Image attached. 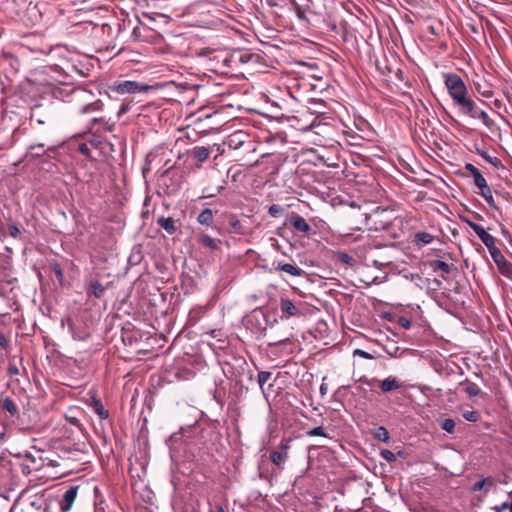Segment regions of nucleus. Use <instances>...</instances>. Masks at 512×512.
<instances>
[{
	"label": "nucleus",
	"instance_id": "obj_10",
	"mask_svg": "<svg viewBox=\"0 0 512 512\" xmlns=\"http://www.w3.org/2000/svg\"><path fill=\"white\" fill-rule=\"evenodd\" d=\"M78 490H79L78 485L70 486L66 490V492L63 494V497L59 503L61 512H68L72 508L74 501L77 497Z\"/></svg>",
	"mask_w": 512,
	"mask_h": 512
},
{
	"label": "nucleus",
	"instance_id": "obj_63",
	"mask_svg": "<svg viewBox=\"0 0 512 512\" xmlns=\"http://www.w3.org/2000/svg\"><path fill=\"white\" fill-rule=\"evenodd\" d=\"M193 512H198V511H193Z\"/></svg>",
	"mask_w": 512,
	"mask_h": 512
},
{
	"label": "nucleus",
	"instance_id": "obj_28",
	"mask_svg": "<svg viewBox=\"0 0 512 512\" xmlns=\"http://www.w3.org/2000/svg\"><path fill=\"white\" fill-rule=\"evenodd\" d=\"M455 421L451 418L441 420L440 427L447 433L453 434L455 432Z\"/></svg>",
	"mask_w": 512,
	"mask_h": 512
},
{
	"label": "nucleus",
	"instance_id": "obj_35",
	"mask_svg": "<svg viewBox=\"0 0 512 512\" xmlns=\"http://www.w3.org/2000/svg\"><path fill=\"white\" fill-rule=\"evenodd\" d=\"M283 211L284 209L278 204H273L268 209L269 215L273 218H277L282 215Z\"/></svg>",
	"mask_w": 512,
	"mask_h": 512
},
{
	"label": "nucleus",
	"instance_id": "obj_34",
	"mask_svg": "<svg viewBox=\"0 0 512 512\" xmlns=\"http://www.w3.org/2000/svg\"><path fill=\"white\" fill-rule=\"evenodd\" d=\"M307 436H321V437H328L327 433L325 432L324 428L321 426L314 427L306 432Z\"/></svg>",
	"mask_w": 512,
	"mask_h": 512
},
{
	"label": "nucleus",
	"instance_id": "obj_61",
	"mask_svg": "<svg viewBox=\"0 0 512 512\" xmlns=\"http://www.w3.org/2000/svg\"><path fill=\"white\" fill-rule=\"evenodd\" d=\"M239 224V221H235L234 223H232L233 226Z\"/></svg>",
	"mask_w": 512,
	"mask_h": 512
},
{
	"label": "nucleus",
	"instance_id": "obj_62",
	"mask_svg": "<svg viewBox=\"0 0 512 512\" xmlns=\"http://www.w3.org/2000/svg\"><path fill=\"white\" fill-rule=\"evenodd\" d=\"M476 217H477L478 219H482V216H481V215H479V214H477V215H476Z\"/></svg>",
	"mask_w": 512,
	"mask_h": 512
},
{
	"label": "nucleus",
	"instance_id": "obj_16",
	"mask_svg": "<svg viewBox=\"0 0 512 512\" xmlns=\"http://www.w3.org/2000/svg\"><path fill=\"white\" fill-rule=\"evenodd\" d=\"M493 485L494 479L492 477H481L479 481L474 483L471 490L473 492L484 490V493H487Z\"/></svg>",
	"mask_w": 512,
	"mask_h": 512
},
{
	"label": "nucleus",
	"instance_id": "obj_2",
	"mask_svg": "<svg viewBox=\"0 0 512 512\" xmlns=\"http://www.w3.org/2000/svg\"><path fill=\"white\" fill-rule=\"evenodd\" d=\"M457 107L463 114L473 119L481 120L482 123L488 128L494 125V121L488 116L486 111L479 108L478 105L474 102V100L471 99L469 96L461 103H459Z\"/></svg>",
	"mask_w": 512,
	"mask_h": 512
},
{
	"label": "nucleus",
	"instance_id": "obj_52",
	"mask_svg": "<svg viewBox=\"0 0 512 512\" xmlns=\"http://www.w3.org/2000/svg\"><path fill=\"white\" fill-rule=\"evenodd\" d=\"M93 123L103 122L105 124V129L111 131L113 125H109L108 122H105L103 118H94L92 120Z\"/></svg>",
	"mask_w": 512,
	"mask_h": 512
},
{
	"label": "nucleus",
	"instance_id": "obj_56",
	"mask_svg": "<svg viewBox=\"0 0 512 512\" xmlns=\"http://www.w3.org/2000/svg\"><path fill=\"white\" fill-rule=\"evenodd\" d=\"M320 392H321V394H323V395H324V394H326V392H327V388L325 387V385H324V384H322V385L320 386Z\"/></svg>",
	"mask_w": 512,
	"mask_h": 512
},
{
	"label": "nucleus",
	"instance_id": "obj_7",
	"mask_svg": "<svg viewBox=\"0 0 512 512\" xmlns=\"http://www.w3.org/2000/svg\"><path fill=\"white\" fill-rule=\"evenodd\" d=\"M282 271L291 276L299 277L302 276L305 272L302 268L292 265L290 263H283L281 261H273L271 264V268L269 272H278Z\"/></svg>",
	"mask_w": 512,
	"mask_h": 512
},
{
	"label": "nucleus",
	"instance_id": "obj_57",
	"mask_svg": "<svg viewBox=\"0 0 512 512\" xmlns=\"http://www.w3.org/2000/svg\"><path fill=\"white\" fill-rule=\"evenodd\" d=\"M71 423H72L73 425H76V426H79V425H80L79 420H78V419H76V418H72V419H71Z\"/></svg>",
	"mask_w": 512,
	"mask_h": 512
},
{
	"label": "nucleus",
	"instance_id": "obj_32",
	"mask_svg": "<svg viewBox=\"0 0 512 512\" xmlns=\"http://www.w3.org/2000/svg\"><path fill=\"white\" fill-rule=\"evenodd\" d=\"M474 184L478 189L485 188L488 183L484 176L481 174V172H478L476 175L473 176Z\"/></svg>",
	"mask_w": 512,
	"mask_h": 512
},
{
	"label": "nucleus",
	"instance_id": "obj_48",
	"mask_svg": "<svg viewBox=\"0 0 512 512\" xmlns=\"http://www.w3.org/2000/svg\"><path fill=\"white\" fill-rule=\"evenodd\" d=\"M98 107L96 106V104L94 103H90V104H87V105H84L82 108H81V113L82 114H86L90 111H94L96 110Z\"/></svg>",
	"mask_w": 512,
	"mask_h": 512
},
{
	"label": "nucleus",
	"instance_id": "obj_43",
	"mask_svg": "<svg viewBox=\"0 0 512 512\" xmlns=\"http://www.w3.org/2000/svg\"><path fill=\"white\" fill-rule=\"evenodd\" d=\"M493 261L495 262L497 268L499 269L501 265L505 264L508 260L505 258V256L501 253L500 255L493 258Z\"/></svg>",
	"mask_w": 512,
	"mask_h": 512
},
{
	"label": "nucleus",
	"instance_id": "obj_15",
	"mask_svg": "<svg viewBox=\"0 0 512 512\" xmlns=\"http://www.w3.org/2000/svg\"><path fill=\"white\" fill-rule=\"evenodd\" d=\"M0 406L4 411L8 412L11 417H14L19 413L16 403L9 396L1 394Z\"/></svg>",
	"mask_w": 512,
	"mask_h": 512
},
{
	"label": "nucleus",
	"instance_id": "obj_19",
	"mask_svg": "<svg viewBox=\"0 0 512 512\" xmlns=\"http://www.w3.org/2000/svg\"><path fill=\"white\" fill-rule=\"evenodd\" d=\"M197 221L202 225L211 226L214 221V212L209 208L202 210L197 217Z\"/></svg>",
	"mask_w": 512,
	"mask_h": 512
},
{
	"label": "nucleus",
	"instance_id": "obj_38",
	"mask_svg": "<svg viewBox=\"0 0 512 512\" xmlns=\"http://www.w3.org/2000/svg\"><path fill=\"white\" fill-rule=\"evenodd\" d=\"M380 454H381L382 458H384L388 462L396 461L395 454L392 451H390V450L384 449V450L381 451Z\"/></svg>",
	"mask_w": 512,
	"mask_h": 512
},
{
	"label": "nucleus",
	"instance_id": "obj_26",
	"mask_svg": "<svg viewBox=\"0 0 512 512\" xmlns=\"http://www.w3.org/2000/svg\"><path fill=\"white\" fill-rule=\"evenodd\" d=\"M374 437L381 442H388L390 439L388 430L383 426H379L375 429Z\"/></svg>",
	"mask_w": 512,
	"mask_h": 512
},
{
	"label": "nucleus",
	"instance_id": "obj_51",
	"mask_svg": "<svg viewBox=\"0 0 512 512\" xmlns=\"http://www.w3.org/2000/svg\"><path fill=\"white\" fill-rule=\"evenodd\" d=\"M130 110V104L129 103H126V104H123L118 113H117V116L118 117H121L123 114L127 113L128 111Z\"/></svg>",
	"mask_w": 512,
	"mask_h": 512
},
{
	"label": "nucleus",
	"instance_id": "obj_13",
	"mask_svg": "<svg viewBox=\"0 0 512 512\" xmlns=\"http://www.w3.org/2000/svg\"><path fill=\"white\" fill-rule=\"evenodd\" d=\"M280 309L282 312V319H288L290 317L299 316L301 314L295 304L288 298H281Z\"/></svg>",
	"mask_w": 512,
	"mask_h": 512
},
{
	"label": "nucleus",
	"instance_id": "obj_45",
	"mask_svg": "<svg viewBox=\"0 0 512 512\" xmlns=\"http://www.w3.org/2000/svg\"><path fill=\"white\" fill-rule=\"evenodd\" d=\"M53 271H54V273H55V275H56L57 279H58L59 281H62V279H63V271H62V269H61V266H60L59 264H57V263H56V264H54V265H53Z\"/></svg>",
	"mask_w": 512,
	"mask_h": 512
},
{
	"label": "nucleus",
	"instance_id": "obj_22",
	"mask_svg": "<svg viewBox=\"0 0 512 512\" xmlns=\"http://www.w3.org/2000/svg\"><path fill=\"white\" fill-rule=\"evenodd\" d=\"M434 240V236L428 232H418L414 236V242L422 245L430 244Z\"/></svg>",
	"mask_w": 512,
	"mask_h": 512
},
{
	"label": "nucleus",
	"instance_id": "obj_33",
	"mask_svg": "<svg viewBox=\"0 0 512 512\" xmlns=\"http://www.w3.org/2000/svg\"><path fill=\"white\" fill-rule=\"evenodd\" d=\"M463 418L469 422H477L480 419V414L477 411H464Z\"/></svg>",
	"mask_w": 512,
	"mask_h": 512
},
{
	"label": "nucleus",
	"instance_id": "obj_31",
	"mask_svg": "<svg viewBox=\"0 0 512 512\" xmlns=\"http://www.w3.org/2000/svg\"><path fill=\"white\" fill-rule=\"evenodd\" d=\"M498 270L504 277L512 281V263L510 261L501 265Z\"/></svg>",
	"mask_w": 512,
	"mask_h": 512
},
{
	"label": "nucleus",
	"instance_id": "obj_58",
	"mask_svg": "<svg viewBox=\"0 0 512 512\" xmlns=\"http://www.w3.org/2000/svg\"><path fill=\"white\" fill-rule=\"evenodd\" d=\"M288 341H289V339H288V338H285V339H283V340H279V341L275 342L274 344L286 343V342H288Z\"/></svg>",
	"mask_w": 512,
	"mask_h": 512
},
{
	"label": "nucleus",
	"instance_id": "obj_12",
	"mask_svg": "<svg viewBox=\"0 0 512 512\" xmlns=\"http://www.w3.org/2000/svg\"><path fill=\"white\" fill-rule=\"evenodd\" d=\"M108 286L109 284H107L106 286L102 285L100 281L97 279H91L86 284V294L88 297L93 296L97 299H100L104 296V293Z\"/></svg>",
	"mask_w": 512,
	"mask_h": 512
},
{
	"label": "nucleus",
	"instance_id": "obj_8",
	"mask_svg": "<svg viewBox=\"0 0 512 512\" xmlns=\"http://www.w3.org/2000/svg\"><path fill=\"white\" fill-rule=\"evenodd\" d=\"M287 223L296 231L308 234L311 231V226L307 221L298 213L292 212L287 220Z\"/></svg>",
	"mask_w": 512,
	"mask_h": 512
},
{
	"label": "nucleus",
	"instance_id": "obj_1",
	"mask_svg": "<svg viewBox=\"0 0 512 512\" xmlns=\"http://www.w3.org/2000/svg\"><path fill=\"white\" fill-rule=\"evenodd\" d=\"M443 76L448 94L457 106L468 97V88L463 79L455 73H445Z\"/></svg>",
	"mask_w": 512,
	"mask_h": 512
},
{
	"label": "nucleus",
	"instance_id": "obj_23",
	"mask_svg": "<svg viewBox=\"0 0 512 512\" xmlns=\"http://www.w3.org/2000/svg\"><path fill=\"white\" fill-rule=\"evenodd\" d=\"M479 190L480 195L486 200L488 205L494 209H497L490 186L487 185L485 188H481Z\"/></svg>",
	"mask_w": 512,
	"mask_h": 512
},
{
	"label": "nucleus",
	"instance_id": "obj_17",
	"mask_svg": "<svg viewBox=\"0 0 512 512\" xmlns=\"http://www.w3.org/2000/svg\"><path fill=\"white\" fill-rule=\"evenodd\" d=\"M210 149L204 146H196L192 149V156L200 163L206 161L210 156Z\"/></svg>",
	"mask_w": 512,
	"mask_h": 512
},
{
	"label": "nucleus",
	"instance_id": "obj_21",
	"mask_svg": "<svg viewBox=\"0 0 512 512\" xmlns=\"http://www.w3.org/2000/svg\"><path fill=\"white\" fill-rule=\"evenodd\" d=\"M308 9L309 13L320 14L319 6L322 0H298Z\"/></svg>",
	"mask_w": 512,
	"mask_h": 512
},
{
	"label": "nucleus",
	"instance_id": "obj_44",
	"mask_svg": "<svg viewBox=\"0 0 512 512\" xmlns=\"http://www.w3.org/2000/svg\"><path fill=\"white\" fill-rule=\"evenodd\" d=\"M18 374H19V369H18L17 365L15 363L10 362L9 367H8V375L10 377H12V376H15Z\"/></svg>",
	"mask_w": 512,
	"mask_h": 512
},
{
	"label": "nucleus",
	"instance_id": "obj_39",
	"mask_svg": "<svg viewBox=\"0 0 512 512\" xmlns=\"http://www.w3.org/2000/svg\"><path fill=\"white\" fill-rule=\"evenodd\" d=\"M487 248L489 250V253H490L492 259L502 253L501 250L498 247H496V243L490 244L489 246H487Z\"/></svg>",
	"mask_w": 512,
	"mask_h": 512
},
{
	"label": "nucleus",
	"instance_id": "obj_59",
	"mask_svg": "<svg viewBox=\"0 0 512 512\" xmlns=\"http://www.w3.org/2000/svg\"><path fill=\"white\" fill-rule=\"evenodd\" d=\"M502 233L505 236H509L510 235L509 232L506 229H504V228L502 229Z\"/></svg>",
	"mask_w": 512,
	"mask_h": 512
},
{
	"label": "nucleus",
	"instance_id": "obj_18",
	"mask_svg": "<svg viewBox=\"0 0 512 512\" xmlns=\"http://www.w3.org/2000/svg\"><path fill=\"white\" fill-rule=\"evenodd\" d=\"M461 386L464 387V391L469 397H475L478 396L481 393L480 387L468 379H465L463 382L460 383Z\"/></svg>",
	"mask_w": 512,
	"mask_h": 512
},
{
	"label": "nucleus",
	"instance_id": "obj_20",
	"mask_svg": "<svg viewBox=\"0 0 512 512\" xmlns=\"http://www.w3.org/2000/svg\"><path fill=\"white\" fill-rule=\"evenodd\" d=\"M430 267L433 269V271L441 270L445 274H450L453 265H450L442 260H433L429 262Z\"/></svg>",
	"mask_w": 512,
	"mask_h": 512
},
{
	"label": "nucleus",
	"instance_id": "obj_25",
	"mask_svg": "<svg viewBox=\"0 0 512 512\" xmlns=\"http://www.w3.org/2000/svg\"><path fill=\"white\" fill-rule=\"evenodd\" d=\"M43 148H44V144L31 145L29 147V150H30L32 157L38 158V157H41L42 155H44L46 153V151H44ZM54 150H55L54 147H49L47 149V152L54 151Z\"/></svg>",
	"mask_w": 512,
	"mask_h": 512
},
{
	"label": "nucleus",
	"instance_id": "obj_49",
	"mask_svg": "<svg viewBox=\"0 0 512 512\" xmlns=\"http://www.w3.org/2000/svg\"><path fill=\"white\" fill-rule=\"evenodd\" d=\"M0 347L2 349H7L9 347V341L1 331H0Z\"/></svg>",
	"mask_w": 512,
	"mask_h": 512
},
{
	"label": "nucleus",
	"instance_id": "obj_4",
	"mask_svg": "<svg viewBox=\"0 0 512 512\" xmlns=\"http://www.w3.org/2000/svg\"><path fill=\"white\" fill-rule=\"evenodd\" d=\"M362 382L368 386L377 385L383 393H390L405 387V384L396 376H388L383 380H379L377 378H365Z\"/></svg>",
	"mask_w": 512,
	"mask_h": 512
},
{
	"label": "nucleus",
	"instance_id": "obj_42",
	"mask_svg": "<svg viewBox=\"0 0 512 512\" xmlns=\"http://www.w3.org/2000/svg\"><path fill=\"white\" fill-rule=\"evenodd\" d=\"M464 169L470 173V175L473 177L474 175H476L479 171L478 168H476L473 164L471 163H466L465 166H464Z\"/></svg>",
	"mask_w": 512,
	"mask_h": 512
},
{
	"label": "nucleus",
	"instance_id": "obj_5",
	"mask_svg": "<svg viewBox=\"0 0 512 512\" xmlns=\"http://www.w3.org/2000/svg\"><path fill=\"white\" fill-rule=\"evenodd\" d=\"M290 442V439H283L277 448L270 452V461L279 469H283L284 464L289 458V450L291 448Z\"/></svg>",
	"mask_w": 512,
	"mask_h": 512
},
{
	"label": "nucleus",
	"instance_id": "obj_30",
	"mask_svg": "<svg viewBox=\"0 0 512 512\" xmlns=\"http://www.w3.org/2000/svg\"><path fill=\"white\" fill-rule=\"evenodd\" d=\"M272 373L270 371H260L257 375V382L264 392L265 383L271 378Z\"/></svg>",
	"mask_w": 512,
	"mask_h": 512
},
{
	"label": "nucleus",
	"instance_id": "obj_27",
	"mask_svg": "<svg viewBox=\"0 0 512 512\" xmlns=\"http://www.w3.org/2000/svg\"><path fill=\"white\" fill-rule=\"evenodd\" d=\"M292 3L295 8L296 15L299 19L305 20L306 19V13L309 12L308 9H306L305 6H303L302 3H300L298 0H292Z\"/></svg>",
	"mask_w": 512,
	"mask_h": 512
},
{
	"label": "nucleus",
	"instance_id": "obj_14",
	"mask_svg": "<svg viewBox=\"0 0 512 512\" xmlns=\"http://www.w3.org/2000/svg\"><path fill=\"white\" fill-rule=\"evenodd\" d=\"M157 225L163 228L169 235H173L178 231L177 221L171 217H159Z\"/></svg>",
	"mask_w": 512,
	"mask_h": 512
},
{
	"label": "nucleus",
	"instance_id": "obj_40",
	"mask_svg": "<svg viewBox=\"0 0 512 512\" xmlns=\"http://www.w3.org/2000/svg\"><path fill=\"white\" fill-rule=\"evenodd\" d=\"M487 248L489 250V253H490L492 259L502 253L501 250L498 247H496V243L490 244L489 246H487Z\"/></svg>",
	"mask_w": 512,
	"mask_h": 512
},
{
	"label": "nucleus",
	"instance_id": "obj_54",
	"mask_svg": "<svg viewBox=\"0 0 512 512\" xmlns=\"http://www.w3.org/2000/svg\"><path fill=\"white\" fill-rule=\"evenodd\" d=\"M372 264H373V266H374V267H376V268H381V267H382V266H384L386 263L380 262V261H378V260H373V261H372Z\"/></svg>",
	"mask_w": 512,
	"mask_h": 512
},
{
	"label": "nucleus",
	"instance_id": "obj_24",
	"mask_svg": "<svg viewBox=\"0 0 512 512\" xmlns=\"http://www.w3.org/2000/svg\"><path fill=\"white\" fill-rule=\"evenodd\" d=\"M479 155L489 164L495 168L503 167L501 160L498 157L489 155L486 151H480Z\"/></svg>",
	"mask_w": 512,
	"mask_h": 512
},
{
	"label": "nucleus",
	"instance_id": "obj_53",
	"mask_svg": "<svg viewBox=\"0 0 512 512\" xmlns=\"http://www.w3.org/2000/svg\"><path fill=\"white\" fill-rule=\"evenodd\" d=\"M477 91L484 97L490 98L493 95V92L491 90H480L479 87H477Z\"/></svg>",
	"mask_w": 512,
	"mask_h": 512
},
{
	"label": "nucleus",
	"instance_id": "obj_41",
	"mask_svg": "<svg viewBox=\"0 0 512 512\" xmlns=\"http://www.w3.org/2000/svg\"><path fill=\"white\" fill-rule=\"evenodd\" d=\"M8 230L10 236H12L13 238H17L21 234L20 229L15 224H9Z\"/></svg>",
	"mask_w": 512,
	"mask_h": 512
},
{
	"label": "nucleus",
	"instance_id": "obj_37",
	"mask_svg": "<svg viewBox=\"0 0 512 512\" xmlns=\"http://www.w3.org/2000/svg\"><path fill=\"white\" fill-rule=\"evenodd\" d=\"M397 324L403 328V329H409L412 325L410 319H408L407 317H404V316H400L398 319H397Z\"/></svg>",
	"mask_w": 512,
	"mask_h": 512
},
{
	"label": "nucleus",
	"instance_id": "obj_50",
	"mask_svg": "<svg viewBox=\"0 0 512 512\" xmlns=\"http://www.w3.org/2000/svg\"><path fill=\"white\" fill-rule=\"evenodd\" d=\"M78 151H79L81 154L85 155V156H89V154H90V149H89V147L87 146V144H85V143H81V144L79 145V147H78Z\"/></svg>",
	"mask_w": 512,
	"mask_h": 512
},
{
	"label": "nucleus",
	"instance_id": "obj_36",
	"mask_svg": "<svg viewBox=\"0 0 512 512\" xmlns=\"http://www.w3.org/2000/svg\"><path fill=\"white\" fill-rule=\"evenodd\" d=\"M337 259L340 262H342L344 264H348V265H352L353 262H354L353 258L349 254H347L345 252H338L337 253Z\"/></svg>",
	"mask_w": 512,
	"mask_h": 512
},
{
	"label": "nucleus",
	"instance_id": "obj_11",
	"mask_svg": "<svg viewBox=\"0 0 512 512\" xmlns=\"http://www.w3.org/2000/svg\"><path fill=\"white\" fill-rule=\"evenodd\" d=\"M468 226L475 232L483 244L487 247L492 243H496V238L490 235L481 225L470 220H465Z\"/></svg>",
	"mask_w": 512,
	"mask_h": 512
},
{
	"label": "nucleus",
	"instance_id": "obj_9",
	"mask_svg": "<svg viewBox=\"0 0 512 512\" xmlns=\"http://www.w3.org/2000/svg\"><path fill=\"white\" fill-rule=\"evenodd\" d=\"M85 403L93 410L95 414L101 419L106 420L109 418V411L105 409L102 401L95 394H91Z\"/></svg>",
	"mask_w": 512,
	"mask_h": 512
},
{
	"label": "nucleus",
	"instance_id": "obj_47",
	"mask_svg": "<svg viewBox=\"0 0 512 512\" xmlns=\"http://www.w3.org/2000/svg\"><path fill=\"white\" fill-rule=\"evenodd\" d=\"M511 505V502H504L501 505L494 506L492 510L494 512H503L506 509H509V506Z\"/></svg>",
	"mask_w": 512,
	"mask_h": 512
},
{
	"label": "nucleus",
	"instance_id": "obj_3",
	"mask_svg": "<svg viewBox=\"0 0 512 512\" xmlns=\"http://www.w3.org/2000/svg\"><path fill=\"white\" fill-rule=\"evenodd\" d=\"M111 89L118 94H136L146 93L153 89V87L147 84L139 83L137 81L124 80L115 82L111 86Z\"/></svg>",
	"mask_w": 512,
	"mask_h": 512
},
{
	"label": "nucleus",
	"instance_id": "obj_46",
	"mask_svg": "<svg viewBox=\"0 0 512 512\" xmlns=\"http://www.w3.org/2000/svg\"><path fill=\"white\" fill-rule=\"evenodd\" d=\"M354 355H358L364 359H373L374 358L370 353H368L364 350H361V349H356L354 351Z\"/></svg>",
	"mask_w": 512,
	"mask_h": 512
},
{
	"label": "nucleus",
	"instance_id": "obj_29",
	"mask_svg": "<svg viewBox=\"0 0 512 512\" xmlns=\"http://www.w3.org/2000/svg\"><path fill=\"white\" fill-rule=\"evenodd\" d=\"M200 243H201L203 246L210 248L211 250H216V249H218V245H217L216 240H215V239H213L212 237H210L209 235H203V236H201V238H200Z\"/></svg>",
	"mask_w": 512,
	"mask_h": 512
},
{
	"label": "nucleus",
	"instance_id": "obj_60",
	"mask_svg": "<svg viewBox=\"0 0 512 512\" xmlns=\"http://www.w3.org/2000/svg\"><path fill=\"white\" fill-rule=\"evenodd\" d=\"M217 512H226L225 509L222 506H219L217 508Z\"/></svg>",
	"mask_w": 512,
	"mask_h": 512
},
{
	"label": "nucleus",
	"instance_id": "obj_55",
	"mask_svg": "<svg viewBox=\"0 0 512 512\" xmlns=\"http://www.w3.org/2000/svg\"><path fill=\"white\" fill-rule=\"evenodd\" d=\"M249 58H250V55H247V54H246V55H242V56L240 57V60H241L242 62H247V61L249 60Z\"/></svg>",
	"mask_w": 512,
	"mask_h": 512
},
{
	"label": "nucleus",
	"instance_id": "obj_6",
	"mask_svg": "<svg viewBox=\"0 0 512 512\" xmlns=\"http://www.w3.org/2000/svg\"><path fill=\"white\" fill-rule=\"evenodd\" d=\"M268 317L262 310H255L247 320V326L254 334L262 336L265 334L268 326Z\"/></svg>",
	"mask_w": 512,
	"mask_h": 512
}]
</instances>
